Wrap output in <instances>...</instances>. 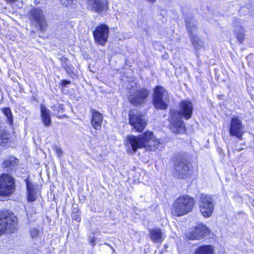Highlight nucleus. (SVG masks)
<instances>
[{
    "label": "nucleus",
    "instance_id": "f257e3e1",
    "mask_svg": "<svg viewBox=\"0 0 254 254\" xmlns=\"http://www.w3.org/2000/svg\"><path fill=\"white\" fill-rule=\"evenodd\" d=\"M193 111L192 103L188 100L182 101L180 103V112L171 111L170 129L174 133H183L185 131V125L181 116L188 120L191 118Z\"/></svg>",
    "mask_w": 254,
    "mask_h": 254
},
{
    "label": "nucleus",
    "instance_id": "f03ea898",
    "mask_svg": "<svg viewBox=\"0 0 254 254\" xmlns=\"http://www.w3.org/2000/svg\"><path fill=\"white\" fill-rule=\"evenodd\" d=\"M127 140L133 152L141 148H145L147 151H154L158 149L161 144L160 140L153 135L152 132L149 131H146L138 136H129Z\"/></svg>",
    "mask_w": 254,
    "mask_h": 254
},
{
    "label": "nucleus",
    "instance_id": "7ed1b4c3",
    "mask_svg": "<svg viewBox=\"0 0 254 254\" xmlns=\"http://www.w3.org/2000/svg\"><path fill=\"white\" fill-rule=\"evenodd\" d=\"M194 203L192 197L186 195L181 196L174 202L172 213L176 216L185 215L192 211Z\"/></svg>",
    "mask_w": 254,
    "mask_h": 254
},
{
    "label": "nucleus",
    "instance_id": "20e7f679",
    "mask_svg": "<svg viewBox=\"0 0 254 254\" xmlns=\"http://www.w3.org/2000/svg\"><path fill=\"white\" fill-rule=\"evenodd\" d=\"M17 218L8 211L0 212V236L3 233H12L16 230Z\"/></svg>",
    "mask_w": 254,
    "mask_h": 254
},
{
    "label": "nucleus",
    "instance_id": "39448f33",
    "mask_svg": "<svg viewBox=\"0 0 254 254\" xmlns=\"http://www.w3.org/2000/svg\"><path fill=\"white\" fill-rule=\"evenodd\" d=\"M169 101L168 93L163 87L158 86L154 88L153 101L156 109L165 110L168 107Z\"/></svg>",
    "mask_w": 254,
    "mask_h": 254
},
{
    "label": "nucleus",
    "instance_id": "423d86ee",
    "mask_svg": "<svg viewBox=\"0 0 254 254\" xmlns=\"http://www.w3.org/2000/svg\"><path fill=\"white\" fill-rule=\"evenodd\" d=\"M198 205L200 211L204 217H210L214 210V202L210 195L202 193L199 196Z\"/></svg>",
    "mask_w": 254,
    "mask_h": 254
},
{
    "label": "nucleus",
    "instance_id": "0eeeda50",
    "mask_svg": "<svg viewBox=\"0 0 254 254\" xmlns=\"http://www.w3.org/2000/svg\"><path fill=\"white\" fill-rule=\"evenodd\" d=\"M173 175L179 179L188 177L190 174V166L189 163L184 158H178L174 163Z\"/></svg>",
    "mask_w": 254,
    "mask_h": 254
},
{
    "label": "nucleus",
    "instance_id": "6e6552de",
    "mask_svg": "<svg viewBox=\"0 0 254 254\" xmlns=\"http://www.w3.org/2000/svg\"><path fill=\"white\" fill-rule=\"evenodd\" d=\"M14 179L8 174H3L0 177V195L9 196L14 190Z\"/></svg>",
    "mask_w": 254,
    "mask_h": 254
},
{
    "label": "nucleus",
    "instance_id": "1a4fd4ad",
    "mask_svg": "<svg viewBox=\"0 0 254 254\" xmlns=\"http://www.w3.org/2000/svg\"><path fill=\"white\" fill-rule=\"evenodd\" d=\"M28 18L31 23L36 27H39L43 31L46 26V21L42 9L39 8H33L28 14Z\"/></svg>",
    "mask_w": 254,
    "mask_h": 254
},
{
    "label": "nucleus",
    "instance_id": "9d476101",
    "mask_svg": "<svg viewBox=\"0 0 254 254\" xmlns=\"http://www.w3.org/2000/svg\"><path fill=\"white\" fill-rule=\"evenodd\" d=\"M149 95V91L145 88L131 90L128 96V100L134 106H139L144 103Z\"/></svg>",
    "mask_w": 254,
    "mask_h": 254
},
{
    "label": "nucleus",
    "instance_id": "9b49d317",
    "mask_svg": "<svg viewBox=\"0 0 254 254\" xmlns=\"http://www.w3.org/2000/svg\"><path fill=\"white\" fill-rule=\"evenodd\" d=\"M129 123L139 132L142 131L147 124L144 117L135 110H131L129 113Z\"/></svg>",
    "mask_w": 254,
    "mask_h": 254
},
{
    "label": "nucleus",
    "instance_id": "f8f14e48",
    "mask_svg": "<svg viewBox=\"0 0 254 254\" xmlns=\"http://www.w3.org/2000/svg\"><path fill=\"white\" fill-rule=\"evenodd\" d=\"M186 25L192 44L197 49L204 47L203 41L197 37V28L195 22L186 20Z\"/></svg>",
    "mask_w": 254,
    "mask_h": 254
},
{
    "label": "nucleus",
    "instance_id": "ddd939ff",
    "mask_svg": "<svg viewBox=\"0 0 254 254\" xmlns=\"http://www.w3.org/2000/svg\"><path fill=\"white\" fill-rule=\"evenodd\" d=\"M109 29L105 24H100L97 26L93 31V36L96 43L104 46L109 37Z\"/></svg>",
    "mask_w": 254,
    "mask_h": 254
},
{
    "label": "nucleus",
    "instance_id": "4468645a",
    "mask_svg": "<svg viewBox=\"0 0 254 254\" xmlns=\"http://www.w3.org/2000/svg\"><path fill=\"white\" fill-rule=\"evenodd\" d=\"M243 128L241 120L237 116L233 117L229 127L230 135L236 136L240 140H242L244 134Z\"/></svg>",
    "mask_w": 254,
    "mask_h": 254
},
{
    "label": "nucleus",
    "instance_id": "2eb2a0df",
    "mask_svg": "<svg viewBox=\"0 0 254 254\" xmlns=\"http://www.w3.org/2000/svg\"><path fill=\"white\" fill-rule=\"evenodd\" d=\"M208 233V228L203 224H199L189 233L188 238L190 240H198L206 236Z\"/></svg>",
    "mask_w": 254,
    "mask_h": 254
},
{
    "label": "nucleus",
    "instance_id": "dca6fc26",
    "mask_svg": "<svg viewBox=\"0 0 254 254\" xmlns=\"http://www.w3.org/2000/svg\"><path fill=\"white\" fill-rule=\"evenodd\" d=\"M88 3L92 10L96 12H101L108 8L107 0H88Z\"/></svg>",
    "mask_w": 254,
    "mask_h": 254
},
{
    "label": "nucleus",
    "instance_id": "f3484780",
    "mask_svg": "<svg viewBox=\"0 0 254 254\" xmlns=\"http://www.w3.org/2000/svg\"><path fill=\"white\" fill-rule=\"evenodd\" d=\"M25 182L27 188V200L29 202H33L37 198V186L35 184L32 183L28 178L25 180Z\"/></svg>",
    "mask_w": 254,
    "mask_h": 254
},
{
    "label": "nucleus",
    "instance_id": "a211bd4d",
    "mask_svg": "<svg viewBox=\"0 0 254 254\" xmlns=\"http://www.w3.org/2000/svg\"><path fill=\"white\" fill-rule=\"evenodd\" d=\"M92 116L91 125L92 127L97 130L100 129L103 122L102 114L96 110H92Z\"/></svg>",
    "mask_w": 254,
    "mask_h": 254
},
{
    "label": "nucleus",
    "instance_id": "6ab92c4d",
    "mask_svg": "<svg viewBox=\"0 0 254 254\" xmlns=\"http://www.w3.org/2000/svg\"><path fill=\"white\" fill-rule=\"evenodd\" d=\"M149 232L150 239L155 243H161L165 238L160 228L149 229Z\"/></svg>",
    "mask_w": 254,
    "mask_h": 254
},
{
    "label": "nucleus",
    "instance_id": "aec40b11",
    "mask_svg": "<svg viewBox=\"0 0 254 254\" xmlns=\"http://www.w3.org/2000/svg\"><path fill=\"white\" fill-rule=\"evenodd\" d=\"M18 160L13 156H8L6 158L2 163V166L6 168L7 171L11 170L18 164Z\"/></svg>",
    "mask_w": 254,
    "mask_h": 254
},
{
    "label": "nucleus",
    "instance_id": "412c9836",
    "mask_svg": "<svg viewBox=\"0 0 254 254\" xmlns=\"http://www.w3.org/2000/svg\"><path fill=\"white\" fill-rule=\"evenodd\" d=\"M42 120L45 126H49L51 123L50 111L44 105H41Z\"/></svg>",
    "mask_w": 254,
    "mask_h": 254
},
{
    "label": "nucleus",
    "instance_id": "4be33fe9",
    "mask_svg": "<svg viewBox=\"0 0 254 254\" xmlns=\"http://www.w3.org/2000/svg\"><path fill=\"white\" fill-rule=\"evenodd\" d=\"M214 247L210 245H206L199 247L195 251L194 254H213Z\"/></svg>",
    "mask_w": 254,
    "mask_h": 254
},
{
    "label": "nucleus",
    "instance_id": "5701e85b",
    "mask_svg": "<svg viewBox=\"0 0 254 254\" xmlns=\"http://www.w3.org/2000/svg\"><path fill=\"white\" fill-rule=\"evenodd\" d=\"M9 134L7 131L1 129L0 130V144L3 146H9L10 143L9 142Z\"/></svg>",
    "mask_w": 254,
    "mask_h": 254
},
{
    "label": "nucleus",
    "instance_id": "b1692460",
    "mask_svg": "<svg viewBox=\"0 0 254 254\" xmlns=\"http://www.w3.org/2000/svg\"><path fill=\"white\" fill-rule=\"evenodd\" d=\"M244 32L245 31L243 27L241 25L239 26V25H236L235 33L237 40L240 43H242L244 40L245 36Z\"/></svg>",
    "mask_w": 254,
    "mask_h": 254
},
{
    "label": "nucleus",
    "instance_id": "393cba45",
    "mask_svg": "<svg viewBox=\"0 0 254 254\" xmlns=\"http://www.w3.org/2000/svg\"><path fill=\"white\" fill-rule=\"evenodd\" d=\"M2 110L7 118L8 124L11 125L13 124V117L11 110L9 108H4Z\"/></svg>",
    "mask_w": 254,
    "mask_h": 254
},
{
    "label": "nucleus",
    "instance_id": "a878e982",
    "mask_svg": "<svg viewBox=\"0 0 254 254\" xmlns=\"http://www.w3.org/2000/svg\"><path fill=\"white\" fill-rule=\"evenodd\" d=\"M71 216L72 219L76 221L79 222L80 221V212L78 209L74 208L72 211Z\"/></svg>",
    "mask_w": 254,
    "mask_h": 254
},
{
    "label": "nucleus",
    "instance_id": "bb28decb",
    "mask_svg": "<svg viewBox=\"0 0 254 254\" xmlns=\"http://www.w3.org/2000/svg\"><path fill=\"white\" fill-rule=\"evenodd\" d=\"M52 109L55 112V114H57L64 110L63 104H57L52 107Z\"/></svg>",
    "mask_w": 254,
    "mask_h": 254
},
{
    "label": "nucleus",
    "instance_id": "cd10ccee",
    "mask_svg": "<svg viewBox=\"0 0 254 254\" xmlns=\"http://www.w3.org/2000/svg\"><path fill=\"white\" fill-rule=\"evenodd\" d=\"M30 234L32 238H36L39 234V231L36 228H32L30 231Z\"/></svg>",
    "mask_w": 254,
    "mask_h": 254
},
{
    "label": "nucleus",
    "instance_id": "c85d7f7f",
    "mask_svg": "<svg viewBox=\"0 0 254 254\" xmlns=\"http://www.w3.org/2000/svg\"><path fill=\"white\" fill-rule=\"evenodd\" d=\"M60 3L63 6L67 7L72 4V0H60Z\"/></svg>",
    "mask_w": 254,
    "mask_h": 254
},
{
    "label": "nucleus",
    "instance_id": "c756f323",
    "mask_svg": "<svg viewBox=\"0 0 254 254\" xmlns=\"http://www.w3.org/2000/svg\"><path fill=\"white\" fill-rule=\"evenodd\" d=\"M63 67L64 68L69 74L73 72L72 67L68 65L67 64H63Z\"/></svg>",
    "mask_w": 254,
    "mask_h": 254
},
{
    "label": "nucleus",
    "instance_id": "7c9ffc66",
    "mask_svg": "<svg viewBox=\"0 0 254 254\" xmlns=\"http://www.w3.org/2000/svg\"><path fill=\"white\" fill-rule=\"evenodd\" d=\"M54 149L58 155V156L60 157L63 154V151L61 147L58 146H55Z\"/></svg>",
    "mask_w": 254,
    "mask_h": 254
},
{
    "label": "nucleus",
    "instance_id": "2f4dec72",
    "mask_svg": "<svg viewBox=\"0 0 254 254\" xmlns=\"http://www.w3.org/2000/svg\"><path fill=\"white\" fill-rule=\"evenodd\" d=\"M70 83V81L64 80H63L62 82V85L63 86H65L67 84H69Z\"/></svg>",
    "mask_w": 254,
    "mask_h": 254
},
{
    "label": "nucleus",
    "instance_id": "473e14b6",
    "mask_svg": "<svg viewBox=\"0 0 254 254\" xmlns=\"http://www.w3.org/2000/svg\"><path fill=\"white\" fill-rule=\"evenodd\" d=\"M61 61L62 62V64H66L67 59L66 58H65L64 57H63L61 58Z\"/></svg>",
    "mask_w": 254,
    "mask_h": 254
},
{
    "label": "nucleus",
    "instance_id": "72a5a7b5",
    "mask_svg": "<svg viewBox=\"0 0 254 254\" xmlns=\"http://www.w3.org/2000/svg\"><path fill=\"white\" fill-rule=\"evenodd\" d=\"M95 239L94 237H93L92 239H91L90 241V244L92 245L93 246H94L95 245Z\"/></svg>",
    "mask_w": 254,
    "mask_h": 254
},
{
    "label": "nucleus",
    "instance_id": "f704fd0d",
    "mask_svg": "<svg viewBox=\"0 0 254 254\" xmlns=\"http://www.w3.org/2000/svg\"><path fill=\"white\" fill-rule=\"evenodd\" d=\"M7 3H12L16 1L17 0H5Z\"/></svg>",
    "mask_w": 254,
    "mask_h": 254
},
{
    "label": "nucleus",
    "instance_id": "c9c22d12",
    "mask_svg": "<svg viewBox=\"0 0 254 254\" xmlns=\"http://www.w3.org/2000/svg\"><path fill=\"white\" fill-rule=\"evenodd\" d=\"M253 206H254V199L253 200Z\"/></svg>",
    "mask_w": 254,
    "mask_h": 254
},
{
    "label": "nucleus",
    "instance_id": "e433bc0d",
    "mask_svg": "<svg viewBox=\"0 0 254 254\" xmlns=\"http://www.w3.org/2000/svg\"><path fill=\"white\" fill-rule=\"evenodd\" d=\"M238 151H240L241 150V149H238L237 150Z\"/></svg>",
    "mask_w": 254,
    "mask_h": 254
},
{
    "label": "nucleus",
    "instance_id": "4c0bfd02",
    "mask_svg": "<svg viewBox=\"0 0 254 254\" xmlns=\"http://www.w3.org/2000/svg\"><path fill=\"white\" fill-rule=\"evenodd\" d=\"M105 244H106V245H108V246H110V245H109V244H106V243Z\"/></svg>",
    "mask_w": 254,
    "mask_h": 254
}]
</instances>
